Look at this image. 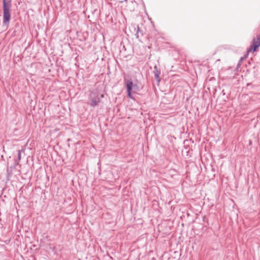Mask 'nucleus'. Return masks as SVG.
Returning a JSON list of instances; mask_svg holds the SVG:
<instances>
[{"label": "nucleus", "instance_id": "nucleus-1", "mask_svg": "<svg viewBox=\"0 0 260 260\" xmlns=\"http://www.w3.org/2000/svg\"><path fill=\"white\" fill-rule=\"evenodd\" d=\"M11 6L3 7V24L8 25L11 18L10 8Z\"/></svg>", "mask_w": 260, "mask_h": 260}, {"label": "nucleus", "instance_id": "nucleus-2", "mask_svg": "<svg viewBox=\"0 0 260 260\" xmlns=\"http://www.w3.org/2000/svg\"><path fill=\"white\" fill-rule=\"evenodd\" d=\"M125 83L126 84V91L128 97L131 99H134L132 96V92H133V89H135L136 88H137V85H134L133 82L129 80H125Z\"/></svg>", "mask_w": 260, "mask_h": 260}, {"label": "nucleus", "instance_id": "nucleus-3", "mask_svg": "<svg viewBox=\"0 0 260 260\" xmlns=\"http://www.w3.org/2000/svg\"><path fill=\"white\" fill-rule=\"evenodd\" d=\"M260 46V34L257 36L256 38L254 39L252 41V44L250 46V49L249 51H250L251 50H253V52H254L256 50V49Z\"/></svg>", "mask_w": 260, "mask_h": 260}, {"label": "nucleus", "instance_id": "nucleus-4", "mask_svg": "<svg viewBox=\"0 0 260 260\" xmlns=\"http://www.w3.org/2000/svg\"><path fill=\"white\" fill-rule=\"evenodd\" d=\"M153 73L154 75L155 79L157 80V81L158 82H159V81L160 80V78H159L160 72L156 66H155L154 67Z\"/></svg>", "mask_w": 260, "mask_h": 260}, {"label": "nucleus", "instance_id": "nucleus-5", "mask_svg": "<svg viewBox=\"0 0 260 260\" xmlns=\"http://www.w3.org/2000/svg\"><path fill=\"white\" fill-rule=\"evenodd\" d=\"M90 105L92 107H95L98 105V104L100 102V98L97 96L95 98H93L92 97H90Z\"/></svg>", "mask_w": 260, "mask_h": 260}, {"label": "nucleus", "instance_id": "nucleus-6", "mask_svg": "<svg viewBox=\"0 0 260 260\" xmlns=\"http://www.w3.org/2000/svg\"><path fill=\"white\" fill-rule=\"evenodd\" d=\"M12 0H3V7L11 6Z\"/></svg>", "mask_w": 260, "mask_h": 260}, {"label": "nucleus", "instance_id": "nucleus-7", "mask_svg": "<svg viewBox=\"0 0 260 260\" xmlns=\"http://www.w3.org/2000/svg\"><path fill=\"white\" fill-rule=\"evenodd\" d=\"M21 150H18V160L20 161L21 160Z\"/></svg>", "mask_w": 260, "mask_h": 260}, {"label": "nucleus", "instance_id": "nucleus-8", "mask_svg": "<svg viewBox=\"0 0 260 260\" xmlns=\"http://www.w3.org/2000/svg\"><path fill=\"white\" fill-rule=\"evenodd\" d=\"M139 30H140V28L139 26H138V30H137V34L138 33V31H139Z\"/></svg>", "mask_w": 260, "mask_h": 260}, {"label": "nucleus", "instance_id": "nucleus-9", "mask_svg": "<svg viewBox=\"0 0 260 260\" xmlns=\"http://www.w3.org/2000/svg\"><path fill=\"white\" fill-rule=\"evenodd\" d=\"M101 98H104V94H101Z\"/></svg>", "mask_w": 260, "mask_h": 260}]
</instances>
